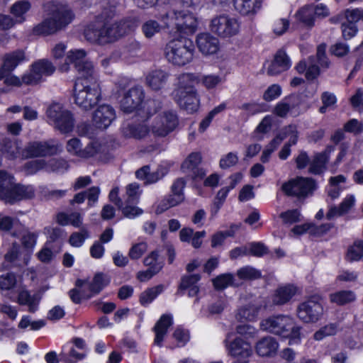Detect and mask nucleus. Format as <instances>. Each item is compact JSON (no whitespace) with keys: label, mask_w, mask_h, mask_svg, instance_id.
<instances>
[{"label":"nucleus","mask_w":363,"mask_h":363,"mask_svg":"<svg viewBox=\"0 0 363 363\" xmlns=\"http://www.w3.org/2000/svg\"><path fill=\"white\" fill-rule=\"evenodd\" d=\"M140 49V43L134 39H130L122 48L113 52V57H118L119 59L128 63H132L138 57Z\"/></svg>","instance_id":"nucleus-24"},{"label":"nucleus","mask_w":363,"mask_h":363,"mask_svg":"<svg viewBox=\"0 0 363 363\" xmlns=\"http://www.w3.org/2000/svg\"><path fill=\"white\" fill-rule=\"evenodd\" d=\"M355 203V198L354 195H347L339 206H331L326 213V218L330 220L336 216H342L352 208Z\"/></svg>","instance_id":"nucleus-31"},{"label":"nucleus","mask_w":363,"mask_h":363,"mask_svg":"<svg viewBox=\"0 0 363 363\" xmlns=\"http://www.w3.org/2000/svg\"><path fill=\"white\" fill-rule=\"evenodd\" d=\"M138 26V21L135 17L127 18L112 24L105 23L102 26L91 24L85 29L84 36L91 43L106 44L133 32Z\"/></svg>","instance_id":"nucleus-1"},{"label":"nucleus","mask_w":363,"mask_h":363,"mask_svg":"<svg viewBox=\"0 0 363 363\" xmlns=\"http://www.w3.org/2000/svg\"><path fill=\"white\" fill-rule=\"evenodd\" d=\"M235 9L242 15L255 13L261 7V0H234Z\"/></svg>","instance_id":"nucleus-36"},{"label":"nucleus","mask_w":363,"mask_h":363,"mask_svg":"<svg viewBox=\"0 0 363 363\" xmlns=\"http://www.w3.org/2000/svg\"><path fill=\"white\" fill-rule=\"evenodd\" d=\"M62 152V145L55 140L31 141L23 149L26 157H42L57 155Z\"/></svg>","instance_id":"nucleus-12"},{"label":"nucleus","mask_w":363,"mask_h":363,"mask_svg":"<svg viewBox=\"0 0 363 363\" xmlns=\"http://www.w3.org/2000/svg\"><path fill=\"white\" fill-rule=\"evenodd\" d=\"M173 324L172 315L169 314H163L157 320L153 328L155 333L154 342L155 345L161 347L164 338L167 333L168 328Z\"/></svg>","instance_id":"nucleus-29"},{"label":"nucleus","mask_w":363,"mask_h":363,"mask_svg":"<svg viewBox=\"0 0 363 363\" xmlns=\"http://www.w3.org/2000/svg\"><path fill=\"white\" fill-rule=\"evenodd\" d=\"M161 270L160 265H155L153 267H149L145 271H140L137 274V279L142 282L150 280L154 275L157 274Z\"/></svg>","instance_id":"nucleus-60"},{"label":"nucleus","mask_w":363,"mask_h":363,"mask_svg":"<svg viewBox=\"0 0 363 363\" xmlns=\"http://www.w3.org/2000/svg\"><path fill=\"white\" fill-rule=\"evenodd\" d=\"M46 115L49 122L61 133H66L72 130L74 124L72 114L61 104H51L47 109Z\"/></svg>","instance_id":"nucleus-11"},{"label":"nucleus","mask_w":363,"mask_h":363,"mask_svg":"<svg viewBox=\"0 0 363 363\" xmlns=\"http://www.w3.org/2000/svg\"><path fill=\"white\" fill-rule=\"evenodd\" d=\"M164 286L159 284L152 288L147 289L140 296V303L146 306L149 305L159 294L164 291Z\"/></svg>","instance_id":"nucleus-41"},{"label":"nucleus","mask_w":363,"mask_h":363,"mask_svg":"<svg viewBox=\"0 0 363 363\" xmlns=\"http://www.w3.org/2000/svg\"><path fill=\"white\" fill-rule=\"evenodd\" d=\"M296 16L298 21L308 26H312L315 16L314 6L311 5L306 6L298 10Z\"/></svg>","instance_id":"nucleus-42"},{"label":"nucleus","mask_w":363,"mask_h":363,"mask_svg":"<svg viewBox=\"0 0 363 363\" xmlns=\"http://www.w3.org/2000/svg\"><path fill=\"white\" fill-rule=\"evenodd\" d=\"M338 328L339 326L337 323H329L317 330L313 335V338L315 340L320 341L326 337L335 335Z\"/></svg>","instance_id":"nucleus-47"},{"label":"nucleus","mask_w":363,"mask_h":363,"mask_svg":"<svg viewBox=\"0 0 363 363\" xmlns=\"http://www.w3.org/2000/svg\"><path fill=\"white\" fill-rule=\"evenodd\" d=\"M108 280L105 278L103 274H96L92 281L88 283L86 280L77 279L76 281V286L83 288L86 284L88 286L89 293V295L94 296L100 293V291L108 284Z\"/></svg>","instance_id":"nucleus-32"},{"label":"nucleus","mask_w":363,"mask_h":363,"mask_svg":"<svg viewBox=\"0 0 363 363\" xmlns=\"http://www.w3.org/2000/svg\"><path fill=\"white\" fill-rule=\"evenodd\" d=\"M225 342L229 354L236 358L231 363H249L248 358L252 354V347L250 343L240 337L235 338L229 345L227 344V340H225Z\"/></svg>","instance_id":"nucleus-18"},{"label":"nucleus","mask_w":363,"mask_h":363,"mask_svg":"<svg viewBox=\"0 0 363 363\" xmlns=\"http://www.w3.org/2000/svg\"><path fill=\"white\" fill-rule=\"evenodd\" d=\"M279 342L272 336H266L257 342L255 351L261 357H272L276 354Z\"/></svg>","instance_id":"nucleus-27"},{"label":"nucleus","mask_w":363,"mask_h":363,"mask_svg":"<svg viewBox=\"0 0 363 363\" xmlns=\"http://www.w3.org/2000/svg\"><path fill=\"white\" fill-rule=\"evenodd\" d=\"M297 288L292 284L278 287L272 297L274 305L282 306L287 303L296 295Z\"/></svg>","instance_id":"nucleus-28"},{"label":"nucleus","mask_w":363,"mask_h":363,"mask_svg":"<svg viewBox=\"0 0 363 363\" xmlns=\"http://www.w3.org/2000/svg\"><path fill=\"white\" fill-rule=\"evenodd\" d=\"M35 72H38L39 77L43 79V76H50L55 70V66L48 60H40L32 65Z\"/></svg>","instance_id":"nucleus-43"},{"label":"nucleus","mask_w":363,"mask_h":363,"mask_svg":"<svg viewBox=\"0 0 363 363\" xmlns=\"http://www.w3.org/2000/svg\"><path fill=\"white\" fill-rule=\"evenodd\" d=\"M177 84L172 92L173 99L179 106L192 113L196 112L199 106L200 99L195 87L194 82L198 78L192 74L183 73L177 77Z\"/></svg>","instance_id":"nucleus-3"},{"label":"nucleus","mask_w":363,"mask_h":363,"mask_svg":"<svg viewBox=\"0 0 363 363\" xmlns=\"http://www.w3.org/2000/svg\"><path fill=\"white\" fill-rule=\"evenodd\" d=\"M194 52L193 42L182 36L169 40L166 44L164 50L167 61L179 67L189 63L193 60Z\"/></svg>","instance_id":"nucleus-6"},{"label":"nucleus","mask_w":363,"mask_h":363,"mask_svg":"<svg viewBox=\"0 0 363 363\" xmlns=\"http://www.w3.org/2000/svg\"><path fill=\"white\" fill-rule=\"evenodd\" d=\"M211 30L222 38L231 37L236 35L240 24L235 18L226 15H220L213 18L211 22Z\"/></svg>","instance_id":"nucleus-15"},{"label":"nucleus","mask_w":363,"mask_h":363,"mask_svg":"<svg viewBox=\"0 0 363 363\" xmlns=\"http://www.w3.org/2000/svg\"><path fill=\"white\" fill-rule=\"evenodd\" d=\"M42 81L38 72H35L34 68L31 65L30 71L24 74L22 77V82L26 85L37 84Z\"/></svg>","instance_id":"nucleus-62"},{"label":"nucleus","mask_w":363,"mask_h":363,"mask_svg":"<svg viewBox=\"0 0 363 363\" xmlns=\"http://www.w3.org/2000/svg\"><path fill=\"white\" fill-rule=\"evenodd\" d=\"M260 329L289 340V344H298L301 339V327L286 315L269 316L261 320Z\"/></svg>","instance_id":"nucleus-2"},{"label":"nucleus","mask_w":363,"mask_h":363,"mask_svg":"<svg viewBox=\"0 0 363 363\" xmlns=\"http://www.w3.org/2000/svg\"><path fill=\"white\" fill-rule=\"evenodd\" d=\"M90 237V233L86 228H82L79 232H74L71 234L69 242V244L74 247H81L86 239Z\"/></svg>","instance_id":"nucleus-49"},{"label":"nucleus","mask_w":363,"mask_h":363,"mask_svg":"<svg viewBox=\"0 0 363 363\" xmlns=\"http://www.w3.org/2000/svg\"><path fill=\"white\" fill-rule=\"evenodd\" d=\"M237 276L243 280H255L261 278L262 273L259 270L252 266H245L237 271Z\"/></svg>","instance_id":"nucleus-46"},{"label":"nucleus","mask_w":363,"mask_h":363,"mask_svg":"<svg viewBox=\"0 0 363 363\" xmlns=\"http://www.w3.org/2000/svg\"><path fill=\"white\" fill-rule=\"evenodd\" d=\"M86 53L82 49L71 50L67 52L65 64L60 69L67 72L69 65L73 64L79 77L77 79H83L89 84L98 82V76L91 62L86 57Z\"/></svg>","instance_id":"nucleus-8"},{"label":"nucleus","mask_w":363,"mask_h":363,"mask_svg":"<svg viewBox=\"0 0 363 363\" xmlns=\"http://www.w3.org/2000/svg\"><path fill=\"white\" fill-rule=\"evenodd\" d=\"M25 60V52L22 50H17L6 54L4 57L3 64L0 67V80L3 79L6 73H11Z\"/></svg>","instance_id":"nucleus-22"},{"label":"nucleus","mask_w":363,"mask_h":363,"mask_svg":"<svg viewBox=\"0 0 363 363\" xmlns=\"http://www.w3.org/2000/svg\"><path fill=\"white\" fill-rule=\"evenodd\" d=\"M279 216L285 224H293L299 222L301 220V214L297 209L282 212Z\"/></svg>","instance_id":"nucleus-57"},{"label":"nucleus","mask_w":363,"mask_h":363,"mask_svg":"<svg viewBox=\"0 0 363 363\" xmlns=\"http://www.w3.org/2000/svg\"><path fill=\"white\" fill-rule=\"evenodd\" d=\"M66 148L70 154L85 159L94 157L99 151L98 145L94 143L82 149L81 142L76 138L68 140Z\"/></svg>","instance_id":"nucleus-20"},{"label":"nucleus","mask_w":363,"mask_h":363,"mask_svg":"<svg viewBox=\"0 0 363 363\" xmlns=\"http://www.w3.org/2000/svg\"><path fill=\"white\" fill-rule=\"evenodd\" d=\"M16 302L21 306H27L30 313H35L40 303V298L37 295H31L27 290H21L18 294Z\"/></svg>","instance_id":"nucleus-34"},{"label":"nucleus","mask_w":363,"mask_h":363,"mask_svg":"<svg viewBox=\"0 0 363 363\" xmlns=\"http://www.w3.org/2000/svg\"><path fill=\"white\" fill-rule=\"evenodd\" d=\"M24 170L27 174H34L40 170L45 171V160H35L26 162Z\"/></svg>","instance_id":"nucleus-53"},{"label":"nucleus","mask_w":363,"mask_h":363,"mask_svg":"<svg viewBox=\"0 0 363 363\" xmlns=\"http://www.w3.org/2000/svg\"><path fill=\"white\" fill-rule=\"evenodd\" d=\"M196 45L199 51L206 55L215 54L219 50L218 39L208 33L199 34Z\"/></svg>","instance_id":"nucleus-23"},{"label":"nucleus","mask_w":363,"mask_h":363,"mask_svg":"<svg viewBox=\"0 0 363 363\" xmlns=\"http://www.w3.org/2000/svg\"><path fill=\"white\" fill-rule=\"evenodd\" d=\"M201 162V156L198 152H193L189 155L187 159L182 163V169L184 172L196 169Z\"/></svg>","instance_id":"nucleus-51"},{"label":"nucleus","mask_w":363,"mask_h":363,"mask_svg":"<svg viewBox=\"0 0 363 363\" xmlns=\"http://www.w3.org/2000/svg\"><path fill=\"white\" fill-rule=\"evenodd\" d=\"M291 60L285 51L279 50L274 55V60L267 68V73L274 76L288 70L291 67Z\"/></svg>","instance_id":"nucleus-25"},{"label":"nucleus","mask_w":363,"mask_h":363,"mask_svg":"<svg viewBox=\"0 0 363 363\" xmlns=\"http://www.w3.org/2000/svg\"><path fill=\"white\" fill-rule=\"evenodd\" d=\"M184 199V196L176 195L174 194H172L168 196L165 197L163 200L160 203L157 211L158 213L163 212L169 208L175 206L180 203H182Z\"/></svg>","instance_id":"nucleus-44"},{"label":"nucleus","mask_w":363,"mask_h":363,"mask_svg":"<svg viewBox=\"0 0 363 363\" xmlns=\"http://www.w3.org/2000/svg\"><path fill=\"white\" fill-rule=\"evenodd\" d=\"M160 20L167 28L175 26L178 32L184 33H194L198 26L197 18L192 11L185 12L184 10L172 9L162 15Z\"/></svg>","instance_id":"nucleus-9"},{"label":"nucleus","mask_w":363,"mask_h":363,"mask_svg":"<svg viewBox=\"0 0 363 363\" xmlns=\"http://www.w3.org/2000/svg\"><path fill=\"white\" fill-rule=\"evenodd\" d=\"M326 45L320 44L317 48L315 55H311L306 60L300 61L296 66V69L299 74L305 73L308 80L316 79L320 74V67L328 69L330 62L325 54Z\"/></svg>","instance_id":"nucleus-10"},{"label":"nucleus","mask_w":363,"mask_h":363,"mask_svg":"<svg viewBox=\"0 0 363 363\" xmlns=\"http://www.w3.org/2000/svg\"><path fill=\"white\" fill-rule=\"evenodd\" d=\"M323 313L322 305L314 299L300 303L297 308L298 318L306 323H316Z\"/></svg>","instance_id":"nucleus-16"},{"label":"nucleus","mask_w":363,"mask_h":363,"mask_svg":"<svg viewBox=\"0 0 363 363\" xmlns=\"http://www.w3.org/2000/svg\"><path fill=\"white\" fill-rule=\"evenodd\" d=\"M178 123V117L175 112L164 111L153 119L151 133L155 137H165L175 129Z\"/></svg>","instance_id":"nucleus-14"},{"label":"nucleus","mask_w":363,"mask_h":363,"mask_svg":"<svg viewBox=\"0 0 363 363\" xmlns=\"http://www.w3.org/2000/svg\"><path fill=\"white\" fill-rule=\"evenodd\" d=\"M238 162V157L237 153L230 152L220 158L219 166L221 169H228L235 166Z\"/></svg>","instance_id":"nucleus-55"},{"label":"nucleus","mask_w":363,"mask_h":363,"mask_svg":"<svg viewBox=\"0 0 363 363\" xmlns=\"http://www.w3.org/2000/svg\"><path fill=\"white\" fill-rule=\"evenodd\" d=\"M1 145L3 152L8 157L13 158L18 154V147L15 142L6 138L2 140Z\"/></svg>","instance_id":"nucleus-54"},{"label":"nucleus","mask_w":363,"mask_h":363,"mask_svg":"<svg viewBox=\"0 0 363 363\" xmlns=\"http://www.w3.org/2000/svg\"><path fill=\"white\" fill-rule=\"evenodd\" d=\"M145 98L144 90L141 86H135L123 94L120 100L121 109L124 113H132L142 104Z\"/></svg>","instance_id":"nucleus-17"},{"label":"nucleus","mask_w":363,"mask_h":363,"mask_svg":"<svg viewBox=\"0 0 363 363\" xmlns=\"http://www.w3.org/2000/svg\"><path fill=\"white\" fill-rule=\"evenodd\" d=\"M16 283V277L12 273H7L0 277V289L9 290L13 288Z\"/></svg>","instance_id":"nucleus-63"},{"label":"nucleus","mask_w":363,"mask_h":363,"mask_svg":"<svg viewBox=\"0 0 363 363\" xmlns=\"http://www.w3.org/2000/svg\"><path fill=\"white\" fill-rule=\"evenodd\" d=\"M69 167L68 162L63 158L45 160V172L48 173L63 174Z\"/></svg>","instance_id":"nucleus-37"},{"label":"nucleus","mask_w":363,"mask_h":363,"mask_svg":"<svg viewBox=\"0 0 363 363\" xmlns=\"http://www.w3.org/2000/svg\"><path fill=\"white\" fill-rule=\"evenodd\" d=\"M30 9V4L27 0H21L16 2L11 8V13L16 17L17 23L25 21L24 15Z\"/></svg>","instance_id":"nucleus-40"},{"label":"nucleus","mask_w":363,"mask_h":363,"mask_svg":"<svg viewBox=\"0 0 363 363\" xmlns=\"http://www.w3.org/2000/svg\"><path fill=\"white\" fill-rule=\"evenodd\" d=\"M316 189V183L311 178L297 177L285 182L281 186V190L289 196L304 198Z\"/></svg>","instance_id":"nucleus-13"},{"label":"nucleus","mask_w":363,"mask_h":363,"mask_svg":"<svg viewBox=\"0 0 363 363\" xmlns=\"http://www.w3.org/2000/svg\"><path fill=\"white\" fill-rule=\"evenodd\" d=\"M147 245L146 242H142L133 245L128 252V256L131 259H138L147 251Z\"/></svg>","instance_id":"nucleus-56"},{"label":"nucleus","mask_w":363,"mask_h":363,"mask_svg":"<svg viewBox=\"0 0 363 363\" xmlns=\"http://www.w3.org/2000/svg\"><path fill=\"white\" fill-rule=\"evenodd\" d=\"M345 16L347 19V23L356 24L359 20H362L363 18V9H347L345 11Z\"/></svg>","instance_id":"nucleus-59"},{"label":"nucleus","mask_w":363,"mask_h":363,"mask_svg":"<svg viewBox=\"0 0 363 363\" xmlns=\"http://www.w3.org/2000/svg\"><path fill=\"white\" fill-rule=\"evenodd\" d=\"M335 147L328 145L324 151L315 153L309 164L308 172L313 174H320L326 169V164Z\"/></svg>","instance_id":"nucleus-21"},{"label":"nucleus","mask_w":363,"mask_h":363,"mask_svg":"<svg viewBox=\"0 0 363 363\" xmlns=\"http://www.w3.org/2000/svg\"><path fill=\"white\" fill-rule=\"evenodd\" d=\"M363 257V241L357 240L347 250V259L350 262L358 261Z\"/></svg>","instance_id":"nucleus-48"},{"label":"nucleus","mask_w":363,"mask_h":363,"mask_svg":"<svg viewBox=\"0 0 363 363\" xmlns=\"http://www.w3.org/2000/svg\"><path fill=\"white\" fill-rule=\"evenodd\" d=\"M249 255L255 257H262L269 252L268 248L262 242H252L248 248Z\"/></svg>","instance_id":"nucleus-58"},{"label":"nucleus","mask_w":363,"mask_h":363,"mask_svg":"<svg viewBox=\"0 0 363 363\" xmlns=\"http://www.w3.org/2000/svg\"><path fill=\"white\" fill-rule=\"evenodd\" d=\"M200 279L201 276L199 274L184 275L181 278L177 293L182 295L184 291L188 290L189 297L196 296L199 292L197 284Z\"/></svg>","instance_id":"nucleus-26"},{"label":"nucleus","mask_w":363,"mask_h":363,"mask_svg":"<svg viewBox=\"0 0 363 363\" xmlns=\"http://www.w3.org/2000/svg\"><path fill=\"white\" fill-rule=\"evenodd\" d=\"M163 28H166L164 24L160 25L155 20H148L142 26V31L147 38H151L157 33H159Z\"/></svg>","instance_id":"nucleus-45"},{"label":"nucleus","mask_w":363,"mask_h":363,"mask_svg":"<svg viewBox=\"0 0 363 363\" xmlns=\"http://www.w3.org/2000/svg\"><path fill=\"white\" fill-rule=\"evenodd\" d=\"M169 74L160 69L151 72L146 77L148 86L154 90H160L166 84Z\"/></svg>","instance_id":"nucleus-33"},{"label":"nucleus","mask_w":363,"mask_h":363,"mask_svg":"<svg viewBox=\"0 0 363 363\" xmlns=\"http://www.w3.org/2000/svg\"><path fill=\"white\" fill-rule=\"evenodd\" d=\"M281 94V86L278 84H272L265 91L263 95V98L265 101H270L278 98Z\"/></svg>","instance_id":"nucleus-64"},{"label":"nucleus","mask_w":363,"mask_h":363,"mask_svg":"<svg viewBox=\"0 0 363 363\" xmlns=\"http://www.w3.org/2000/svg\"><path fill=\"white\" fill-rule=\"evenodd\" d=\"M123 135L125 138H133L135 139H144L150 135L151 128L145 124H124L121 128Z\"/></svg>","instance_id":"nucleus-30"},{"label":"nucleus","mask_w":363,"mask_h":363,"mask_svg":"<svg viewBox=\"0 0 363 363\" xmlns=\"http://www.w3.org/2000/svg\"><path fill=\"white\" fill-rule=\"evenodd\" d=\"M74 18L72 9L65 4L54 5L50 16L38 24L33 32L38 35H48L66 28Z\"/></svg>","instance_id":"nucleus-4"},{"label":"nucleus","mask_w":363,"mask_h":363,"mask_svg":"<svg viewBox=\"0 0 363 363\" xmlns=\"http://www.w3.org/2000/svg\"><path fill=\"white\" fill-rule=\"evenodd\" d=\"M38 234L36 233L26 232L21 238L22 245L28 250H33L36 244Z\"/></svg>","instance_id":"nucleus-61"},{"label":"nucleus","mask_w":363,"mask_h":363,"mask_svg":"<svg viewBox=\"0 0 363 363\" xmlns=\"http://www.w3.org/2000/svg\"><path fill=\"white\" fill-rule=\"evenodd\" d=\"M355 293L351 290H340L329 295L331 303L337 306H345L356 301Z\"/></svg>","instance_id":"nucleus-35"},{"label":"nucleus","mask_w":363,"mask_h":363,"mask_svg":"<svg viewBox=\"0 0 363 363\" xmlns=\"http://www.w3.org/2000/svg\"><path fill=\"white\" fill-rule=\"evenodd\" d=\"M74 104L84 111L91 110L101 100V89L98 82L89 84L77 79L73 89Z\"/></svg>","instance_id":"nucleus-7"},{"label":"nucleus","mask_w":363,"mask_h":363,"mask_svg":"<svg viewBox=\"0 0 363 363\" xmlns=\"http://www.w3.org/2000/svg\"><path fill=\"white\" fill-rule=\"evenodd\" d=\"M262 306L257 304H249L240 308L236 315L238 320L254 321L257 319Z\"/></svg>","instance_id":"nucleus-38"},{"label":"nucleus","mask_w":363,"mask_h":363,"mask_svg":"<svg viewBox=\"0 0 363 363\" xmlns=\"http://www.w3.org/2000/svg\"><path fill=\"white\" fill-rule=\"evenodd\" d=\"M198 78V81L194 84H198L201 83L202 85L208 90L215 89L218 85L223 82V78L218 74H201L199 73H191Z\"/></svg>","instance_id":"nucleus-39"},{"label":"nucleus","mask_w":363,"mask_h":363,"mask_svg":"<svg viewBox=\"0 0 363 363\" xmlns=\"http://www.w3.org/2000/svg\"><path fill=\"white\" fill-rule=\"evenodd\" d=\"M234 277L232 274H223L213 280L215 289L221 290L233 284Z\"/></svg>","instance_id":"nucleus-50"},{"label":"nucleus","mask_w":363,"mask_h":363,"mask_svg":"<svg viewBox=\"0 0 363 363\" xmlns=\"http://www.w3.org/2000/svg\"><path fill=\"white\" fill-rule=\"evenodd\" d=\"M139 185L137 183H132L127 186L125 195L123 196L125 203H137L138 201Z\"/></svg>","instance_id":"nucleus-52"},{"label":"nucleus","mask_w":363,"mask_h":363,"mask_svg":"<svg viewBox=\"0 0 363 363\" xmlns=\"http://www.w3.org/2000/svg\"><path fill=\"white\" fill-rule=\"evenodd\" d=\"M13 177L6 172L0 170V199L13 204L23 199H31L35 196V189L33 185L13 184Z\"/></svg>","instance_id":"nucleus-5"},{"label":"nucleus","mask_w":363,"mask_h":363,"mask_svg":"<svg viewBox=\"0 0 363 363\" xmlns=\"http://www.w3.org/2000/svg\"><path fill=\"white\" fill-rule=\"evenodd\" d=\"M116 118L115 110L107 104L99 106L93 114V122L99 129L107 128Z\"/></svg>","instance_id":"nucleus-19"}]
</instances>
